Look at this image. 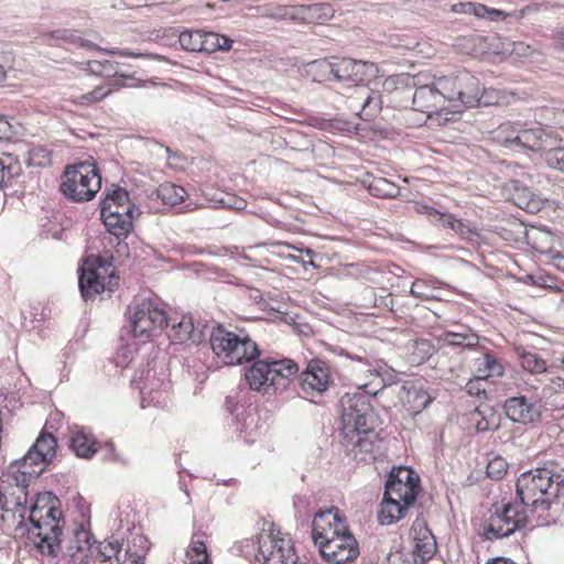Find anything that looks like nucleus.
Returning a JSON list of instances; mask_svg holds the SVG:
<instances>
[{
	"label": "nucleus",
	"instance_id": "47",
	"mask_svg": "<svg viewBox=\"0 0 564 564\" xmlns=\"http://www.w3.org/2000/svg\"><path fill=\"white\" fill-rule=\"evenodd\" d=\"M21 175V166L19 163L6 164L0 160V189L12 186L15 178Z\"/></svg>",
	"mask_w": 564,
	"mask_h": 564
},
{
	"label": "nucleus",
	"instance_id": "18",
	"mask_svg": "<svg viewBox=\"0 0 564 564\" xmlns=\"http://www.w3.org/2000/svg\"><path fill=\"white\" fill-rule=\"evenodd\" d=\"M239 338V334L229 330L221 324H217L212 328L209 335L210 348L225 366H234L232 355Z\"/></svg>",
	"mask_w": 564,
	"mask_h": 564
},
{
	"label": "nucleus",
	"instance_id": "32",
	"mask_svg": "<svg viewBox=\"0 0 564 564\" xmlns=\"http://www.w3.org/2000/svg\"><path fill=\"white\" fill-rule=\"evenodd\" d=\"M134 216L115 215L113 213L107 214L101 218L109 234L116 238H127L133 229L132 219Z\"/></svg>",
	"mask_w": 564,
	"mask_h": 564
},
{
	"label": "nucleus",
	"instance_id": "23",
	"mask_svg": "<svg viewBox=\"0 0 564 564\" xmlns=\"http://www.w3.org/2000/svg\"><path fill=\"white\" fill-rule=\"evenodd\" d=\"M270 391L276 392L278 390H285L290 382L297 380L300 366L293 359H273L271 358L270 365Z\"/></svg>",
	"mask_w": 564,
	"mask_h": 564
},
{
	"label": "nucleus",
	"instance_id": "13",
	"mask_svg": "<svg viewBox=\"0 0 564 564\" xmlns=\"http://www.w3.org/2000/svg\"><path fill=\"white\" fill-rule=\"evenodd\" d=\"M349 530L345 516L336 507L318 511L312 522V538L314 544L319 546L321 542L346 533Z\"/></svg>",
	"mask_w": 564,
	"mask_h": 564
},
{
	"label": "nucleus",
	"instance_id": "40",
	"mask_svg": "<svg viewBox=\"0 0 564 564\" xmlns=\"http://www.w3.org/2000/svg\"><path fill=\"white\" fill-rule=\"evenodd\" d=\"M437 94L441 97V102L444 106L445 101H458V90H456V75L452 77H440L433 82Z\"/></svg>",
	"mask_w": 564,
	"mask_h": 564
},
{
	"label": "nucleus",
	"instance_id": "34",
	"mask_svg": "<svg viewBox=\"0 0 564 564\" xmlns=\"http://www.w3.org/2000/svg\"><path fill=\"white\" fill-rule=\"evenodd\" d=\"M69 447L77 457L90 459L98 451V443L84 432H77L70 437Z\"/></svg>",
	"mask_w": 564,
	"mask_h": 564
},
{
	"label": "nucleus",
	"instance_id": "17",
	"mask_svg": "<svg viewBox=\"0 0 564 564\" xmlns=\"http://www.w3.org/2000/svg\"><path fill=\"white\" fill-rule=\"evenodd\" d=\"M421 78V75L413 77L415 91L412 96V109L426 113L431 118L433 113H440L443 110V105L433 83H423Z\"/></svg>",
	"mask_w": 564,
	"mask_h": 564
},
{
	"label": "nucleus",
	"instance_id": "19",
	"mask_svg": "<svg viewBox=\"0 0 564 564\" xmlns=\"http://www.w3.org/2000/svg\"><path fill=\"white\" fill-rule=\"evenodd\" d=\"M413 533L412 556L414 564L427 563L436 552V540L424 521L416 519L411 528Z\"/></svg>",
	"mask_w": 564,
	"mask_h": 564
},
{
	"label": "nucleus",
	"instance_id": "6",
	"mask_svg": "<svg viewBox=\"0 0 564 564\" xmlns=\"http://www.w3.org/2000/svg\"><path fill=\"white\" fill-rule=\"evenodd\" d=\"M529 521L527 509L514 499L513 502L494 505L489 518L484 522L482 538L485 540H497L508 538L524 529Z\"/></svg>",
	"mask_w": 564,
	"mask_h": 564
},
{
	"label": "nucleus",
	"instance_id": "2",
	"mask_svg": "<svg viewBox=\"0 0 564 564\" xmlns=\"http://www.w3.org/2000/svg\"><path fill=\"white\" fill-rule=\"evenodd\" d=\"M564 490V475L551 460L543 466L522 473L516 484V500L528 513L536 514L542 525L556 521L558 497Z\"/></svg>",
	"mask_w": 564,
	"mask_h": 564
},
{
	"label": "nucleus",
	"instance_id": "39",
	"mask_svg": "<svg viewBox=\"0 0 564 564\" xmlns=\"http://www.w3.org/2000/svg\"><path fill=\"white\" fill-rule=\"evenodd\" d=\"M51 39L54 41V44H58L59 42H66L79 47L89 48V50H98L101 51L99 46L94 44L93 42L85 40L72 30H56L50 33Z\"/></svg>",
	"mask_w": 564,
	"mask_h": 564
},
{
	"label": "nucleus",
	"instance_id": "56",
	"mask_svg": "<svg viewBox=\"0 0 564 564\" xmlns=\"http://www.w3.org/2000/svg\"><path fill=\"white\" fill-rule=\"evenodd\" d=\"M192 562H200L203 564H210L209 555L207 553V547L204 541L202 540H192L191 543Z\"/></svg>",
	"mask_w": 564,
	"mask_h": 564
},
{
	"label": "nucleus",
	"instance_id": "49",
	"mask_svg": "<svg viewBox=\"0 0 564 564\" xmlns=\"http://www.w3.org/2000/svg\"><path fill=\"white\" fill-rule=\"evenodd\" d=\"M521 129L520 123H503L499 127L498 135L505 145L516 150V137L520 135Z\"/></svg>",
	"mask_w": 564,
	"mask_h": 564
},
{
	"label": "nucleus",
	"instance_id": "31",
	"mask_svg": "<svg viewBox=\"0 0 564 564\" xmlns=\"http://www.w3.org/2000/svg\"><path fill=\"white\" fill-rule=\"evenodd\" d=\"M259 346L248 334L240 335L239 343L234 349V366L251 362L260 357Z\"/></svg>",
	"mask_w": 564,
	"mask_h": 564
},
{
	"label": "nucleus",
	"instance_id": "4",
	"mask_svg": "<svg viewBox=\"0 0 564 564\" xmlns=\"http://www.w3.org/2000/svg\"><path fill=\"white\" fill-rule=\"evenodd\" d=\"M61 500L52 491L37 492L30 508L29 539L42 555L56 558L61 552L64 514Z\"/></svg>",
	"mask_w": 564,
	"mask_h": 564
},
{
	"label": "nucleus",
	"instance_id": "28",
	"mask_svg": "<svg viewBox=\"0 0 564 564\" xmlns=\"http://www.w3.org/2000/svg\"><path fill=\"white\" fill-rule=\"evenodd\" d=\"M164 373H159L155 369V362L151 365L148 362L147 368L140 369L137 371L135 376L132 379V383L140 390V393L144 397L145 394L151 395L152 393H158L160 388L164 383Z\"/></svg>",
	"mask_w": 564,
	"mask_h": 564
},
{
	"label": "nucleus",
	"instance_id": "44",
	"mask_svg": "<svg viewBox=\"0 0 564 564\" xmlns=\"http://www.w3.org/2000/svg\"><path fill=\"white\" fill-rule=\"evenodd\" d=\"M521 367L531 373H543L546 371V364L538 354L522 349L519 352Z\"/></svg>",
	"mask_w": 564,
	"mask_h": 564
},
{
	"label": "nucleus",
	"instance_id": "26",
	"mask_svg": "<svg viewBox=\"0 0 564 564\" xmlns=\"http://www.w3.org/2000/svg\"><path fill=\"white\" fill-rule=\"evenodd\" d=\"M252 364L245 370V379L251 390L270 393V365L271 358L260 359L259 357L251 361Z\"/></svg>",
	"mask_w": 564,
	"mask_h": 564
},
{
	"label": "nucleus",
	"instance_id": "33",
	"mask_svg": "<svg viewBox=\"0 0 564 564\" xmlns=\"http://www.w3.org/2000/svg\"><path fill=\"white\" fill-rule=\"evenodd\" d=\"M436 351L430 339L420 338L408 344V358L413 365H421L429 360Z\"/></svg>",
	"mask_w": 564,
	"mask_h": 564
},
{
	"label": "nucleus",
	"instance_id": "62",
	"mask_svg": "<svg viewBox=\"0 0 564 564\" xmlns=\"http://www.w3.org/2000/svg\"><path fill=\"white\" fill-rule=\"evenodd\" d=\"M540 252L542 253H546L550 259L553 261V263L555 264V267L558 269V270H562L564 271V254H562L561 252L558 251H554L552 250L551 248L547 249V250H540Z\"/></svg>",
	"mask_w": 564,
	"mask_h": 564
},
{
	"label": "nucleus",
	"instance_id": "52",
	"mask_svg": "<svg viewBox=\"0 0 564 564\" xmlns=\"http://www.w3.org/2000/svg\"><path fill=\"white\" fill-rule=\"evenodd\" d=\"M544 160L550 167L564 173V147L547 148Z\"/></svg>",
	"mask_w": 564,
	"mask_h": 564
},
{
	"label": "nucleus",
	"instance_id": "38",
	"mask_svg": "<svg viewBox=\"0 0 564 564\" xmlns=\"http://www.w3.org/2000/svg\"><path fill=\"white\" fill-rule=\"evenodd\" d=\"M370 195L379 198H395L400 187L384 177H373L367 185Z\"/></svg>",
	"mask_w": 564,
	"mask_h": 564
},
{
	"label": "nucleus",
	"instance_id": "3",
	"mask_svg": "<svg viewBox=\"0 0 564 564\" xmlns=\"http://www.w3.org/2000/svg\"><path fill=\"white\" fill-rule=\"evenodd\" d=\"M379 67L376 63L335 57L334 79L349 84V108H359L358 116L365 121L375 119L382 109V95L370 89L368 84L378 77Z\"/></svg>",
	"mask_w": 564,
	"mask_h": 564
},
{
	"label": "nucleus",
	"instance_id": "10",
	"mask_svg": "<svg viewBox=\"0 0 564 564\" xmlns=\"http://www.w3.org/2000/svg\"><path fill=\"white\" fill-rule=\"evenodd\" d=\"M297 382L302 391L307 395H321L333 382L327 361L313 358L299 371Z\"/></svg>",
	"mask_w": 564,
	"mask_h": 564
},
{
	"label": "nucleus",
	"instance_id": "50",
	"mask_svg": "<svg viewBox=\"0 0 564 564\" xmlns=\"http://www.w3.org/2000/svg\"><path fill=\"white\" fill-rule=\"evenodd\" d=\"M115 84H104L95 87L91 91L79 97L82 105H91L106 98L111 91Z\"/></svg>",
	"mask_w": 564,
	"mask_h": 564
},
{
	"label": "nucleus",
	"instance_id": "37",
	"mask_svg": "<svg viewBox=\"0 0 564 564\" xmlns=\"http://www.w3.org/2000/svg\"><path fill=\"white\" fill-rule=\"evenodd\" d=\"M155 195L164 205L174 207L184 202L187 193L182 186L173 183H163L156 188Z\"/></svg>",
	"mask_w": 564,
	"mask_h": 564
},
{
	"label": "nucleus",
	"instance_id": "51",
	"mask_svg": "<svg viewBox=\"0 0 564 564\" xmlns=\"http://www.w3.org/2000/svg\"><path fill=\"white\" fill-rule=\"evenodd\" d=\"M28 165L45 167L52 162L51 153L43 147H34L29 151Z\"/></svg>",
	"mask_w": 564,
	"mask_h": 564
},
{
	"label": "nucleus",
	"instance_id": "43",
	"mask_svg": "<svg viewBox=\"0 0 564 564\" xmlns=\"http://www.w3.org/2000/svg\"><path fill=\"white\" fill-rule=\"evenodd\" d=\"M311 72L315 75V80L326 82L334 78L335 57L316 59L310 63Z\"/></svg>",
	"mask_w": 564,
	"mask_h": 564
},
{
	"label": "nucleus",
	"instance_id": "30",
	"mask_svg": "<svg viewBox=\"0 0 564 564\" xmlns=\"http://www.w3.org/2000/svg\"><path fill=\"white\" fill-rule=\"evenodd\" d=\"M297 11L300 20L306 23H324L329 21L335 14L333 6L326 2L300 4L297 6Z\"/></svg>",
	"mask_w": 564,
	"mask_h": 564
},
{
	"label": "nucleus",
	"instance_id": "63",
	"mask_svg": "<svg viewBox=\"0 0 564 564\" xmlns=\"http://www.w3.org/2000/svg\"><path fill=\"white\" fill-rule=\"evenodd\" d=\"M293 506L297 510L299 514L302 516L306 512L310 506V499L306 496H294Z\"/></svg>",
	"mask_w": 564,
	"mask_h": 564
},
{
	"label": "nucleus",
	"instance_id": "42",
	"mask_svg": "<svg viewBox=\"0 0 564 564\" xmlns=\"http://www.w3.org/2000/svg\"><path fill=\"white\" fill-rule=\"evenodd\" d=\"M177 35L181 47L188 52H200L202 30H185L183 32L173 31Z\"/></svg>",
	"mask_w": 564,
	"mask_h": 564
},
{
	"label": "nucleus",
	"instance_id": "16",
	"mask_svg": "<svg viewBox=\"0 0 564 564\" xmlns=\"http://www.w3.org/2000/svg\"><path fill=\"white\" fill-rule=\"evenodd\" d=\"M225 408L235 416L237 429L240 431L245 441L248 443L254 442V437L258 435L259 431V415L257 409L251 405L245 408L231 395L226 398Z\"/></svg>",
	"mask_w": 564,
	"mask_h": 564
},
{
	"label": "nucleus",
	"instance_id": "60",
	"mask_svg": "<svg viewBox=\"0 0 564 564\" xmlns=\"http://www.w3.org/2000/svg\"><path fill=\"white\" fill-rule=\"evenodd\" d=\"M427 286L423 280L416 279L411 286L410 294L420 300L430 299V294L426 291Z\"/></svg>",
	"mask_w": 564,
	"mask_h": 564
},
{
	"label": "nucleus",
	"instance_id": "36",
	"mask_svg": "<svg viewBox=\"0 0 564 564\" xmlns=\"http://www.w3.org/2000/svg\"><path fill=\"white\" fill-rule=\"evenodd\" d=\"M232 45V40L220 35L215 32H207L202 30V53L212 54L217 51H229Z\"/></svg>",
	"mask_w": 564,
	"mask_h": 564
},
{
	"label": "nucleus",
	"instance_id": "12",
	"mask_svg": "<svg viewBox=\"0 0 564 564\" xmlns=\"http://www.w3.org/2000/svg\"><path fill=\"white\" fill-rule=\"evenodd\" d=\"M322 557L333 564H349L359 555V545L350 530L332 540L321 542L318 546Z\"/></svg>",
	"mask_w": 564,
	"mask_h": 564
},
{
	"label": "nucleus",
	"instance_id": "24",
	"mask_svg": "<svg viewBox=\"0 0 564 564\" xmlns=\"http://www.w3.org/2000/svg\"><path fill=\"white\" fill-rule=\"evenodd\" d=\"M553 143L551 135L540 126L522 128L516 137V150L540 152L547 150Z\"/></svg>",
	"mask_w": 564,
	"mask_h": 564
},
{
	"label": "nucleus",
	"instance_id": "22",
	"mask_svg": "<svg viewBox=\"0 0 564 564\" xmlns=\"http://www.w3.org/2000/svg\"><path fill=\"white\" fill-rule=\"evenodd\" d=\"M164 327L169 328L166 334L173 344H183L187 340L199 343L202 339V332L195 329L191 315H167V324H164Z\"/></svg>",
	"mask_w": 564,
	"mask_h": 564
},
{
	"label": "nucleus",
	"instance_id": "20",
	"mask_svg": "<svg viewBox=\"0 0 564 564\" xmlns=\"http://www.w3.org/2000/svg\"><path fill=\"white\" fill-rule=\"evenodd\" d=\"M424 214L429 217L430 221L434 225L441 226L443 228H449L458 234L463 239L468 241H478L480 238V234L477 231V228L471 227L469 224L463 221V219L457 218L455 215L449 213H441L434 207L423 206Z\"/></svg>",
	"mask_w": 564,
	"mask_h": 564
},
{
	"label": "nucleus",
	"instance_id": "59",
	"mask_svg": "<svg viewBox=\"0 0 564 564\" xmlns=\"http://www.w3.org/2000/svg\"><path fill=\"white\" fill-rule=\"evenodd\" d=\"M272 17L278 19L300 20L297 6L279 7L276 8V12L273 13Z\"/></svg>",
	"mask_w": 564,
	"mask_h": 564
},
{
	"label": "nucleus",
	"instance_id": "46",
	"mask_svg": "<svg viewBox=\"0 0 564 564\" xmlns=\"http://www.w3.org/2000/svg\"><path fill=\"white\" fill-rule=\"evenodd\" d=\"M479 377H484V380L488 377H500L503 375V367L498 359L491 355L486 354L484 359L478 362Z\"/></svg>",
	"mask_w": 564,
	"mask_h": 564
},
{
	"label": "nucleus",
	"instance_id": "27",
	"mask_svg": "<svg viewBox=\"0 0 564 564\" xmlns=\"http://www.w3.org/2000/svg\"><path fill=\"white\" fill-rule=\"evenodd\" d=\"M271 547L269 554H267L262 547L259 549V554L262 555V564H296L297 555L295 554L294 546L290 540L284 539L271 540Z\"/></svg>",
	"mask_w": 564,
	"mask_h": 564
},
{
	"label": "nucleus",
	"instance_id": "35",
	"mask_svg": "<svg viewBox=\"0 0 564 564\" xmlns=\"http://www.w3.org/2000/svg\"><path fill=\"white\" fill-rule=\"evenodd\" d=\"M121 550L122 544L118 540H105L95 547V558L98 564L117 563Z\"/></svg>",
	"mask_w": 564,
	"mask_h": 564
},
{
	"label": "nucleus",
	"instance_id": "64",
	"mask_svg": "<svg viewBox=\"0 0 564 564\" xmlns=\"http://www.w3.org/2000/svg\"><path fill=\"white\" fill-rule=\"evenodd\" d=\"M384 564H411L409 561L404 560V555L399 550L394 552H389L386 557Z\"/></svg>",
	"mask_w": 564,
	"mask_h": 564
},
{
	"label": "nucleus",
	"instance_id": "58",
	"mask_svg": "<svg viewBox=\"0 0 564 564\" xmlns=\"http://www.w3.org/2000/svg\"><path fill=\"white\" fill-rule=\"evenodd\" d=\"M484 377L476 376L465 386V390L469 395L479 397L480 394L486 392L485 387L482 386Z\"/></svg>",
	"mask_w": 564,
	"mask_h": 564
},
{
	"label": "nucleus",
	"instance_id": "25",
	"mask_svg": "<svg viewBox=\"0 0 564 564\" xmlns=\"http://www.w3.org/2000/svg\"><path fill=\"white\" fill-rule=\"evenodd\" d=\"M508 189L514 205L530 214H535L543 207L542 198L519 180L510 181Z\"/></svg>",
	"mask_w": 564,
	"mask_h": 564
},
{
	"label": "nucleus",
	"instance_id": "8",
	"mask_svg": "<svg viewBox=\"0 0 564 564\" xmlns=\"http://www.w3.org/2000/svg\"><path fill=\"white\" fill-rule=\"evenodd\" d=\"M129 322L133 337L145 343L164 328L167 314L154 301L147 299L129 307Z\"/></svg>",
	"mask_w": 564,
	"mask_h": 564
},
{
	"label": "nucleus",
	"instance_id": "55",
	"mask_svg": "<svg viewBox=\"0 0 564 564\" xmlns=\"http://www.w3.org/2000/svg\"><path fill=\"white\" fill-rule=\"evenodd\" d=\"M524 282L530 285L549 289V290H555L557 292L561 291L560 288L553 284L554 278L549 274H540V275H533V274H527L524 278Z\"/></svg>",
	"mask_w": 564,
	"mask_h": 564
},
{
	"label": "nucleus",
	"instance_id": "41",
	"mask_svg": "<svg viewBox=\"0 0 564 564\" xmlns=\"http://www.w3.org/2000/svg\"><path fill=\"white\" fill-rule=\"evenodd\" d=\"M432 401L433 397L422 387L417 388L413 386L406 392V402L415 413L426 409Z\"/></svg>",
	"mask_w": 564,
	"mask_h": 564
},
{
	"label": "nucleus",
	"instance_id": "45",
	"mask_svg": "<svg viewBox=\"0 0 564 564\" xmlns=\"http://www.w3.org/2000/svg\"><path fill=\"white\" fill-rule=\"evenodd\" d=\"M387 480H393L395 484H404L420 488V478L412 468L404 466H394L389 473Z\"/></svg>",
	"mask_w": 564,
	"mask_h": 564
},
{
	"label": "nucleus",
	"instance_id": "21",
	"mask_svg": "<svg viewBox=\"0 0 564 564\" xmlns=\"http://www.w3.org/2000/svg\"><path fill=\"white\" fill-rule=\"evenodd\" d=\"M502 408L507 417L516 423H533L541 417L540 406L524 395L508 398Z\"/></svg>",
	"mask_w": 564,
	"mask_h": 564
},
{
	"label": "nucleus",
	"instance_id": "1",
	"mask_svg": "<svg viewBox=\"0 0 564 564\" xmlns=\"http://www.w3.org/2000/svg\"><path fill=\"white\" fill-rule=\"evenodd\" d=\"M340 356L357 361L365 367V372L372 379L359 386L355 392H346L339 401L341 410V440L345 454L357 463L375 460L377 434L375 432L377 414L371 404L386 387L398 381V372L383 359H378L362 351H349L341 348Z\"/></svg>",
	"mask_w": 564,
	"mask_h": 564
},
{
	"label": "nucleus",
	"instance_id": "7",
	"mask_svg": "<svg viewBox=\"0 0 564 564\" xmlns=\"http://www.w3.org/2000/svg\"><path fill=\"white\" fill-rule=\"evenodd\" d=\"M419 490L420 488L415 486L386 480L381 509L378 514L379 522L382 525H389L401 520L409 507L416 500Z\"/></svg>",
	"mask_w": 564,
	"mask_h": 564
},
{
	"label": "nucleus",
	"instance_id": "48",
	"mask_svg": "<svg viewBox=\"0 0 564 564\" xmlns=\"http://www.w3.org/2000/svg\"><path fill=\"white\" fill-rule=\"evenodd\" d=\"M110 199H102L100 202V217L105 218L107 214L113 213L115 215H126V216H134L140 215V209L138 206H124V205H116L115 203H109Z\"/></svg>",
	"mask_w": 564,
	"mask_h": 564
},
{
	"label": "nucleus",
	"instance_id": "15",
	"mask_svg": "<svg viewBox=\"0 0 564 564\" xmlns=\"http://www.w3.org/2000/svg\"><path fill=\"white\" fill-rule=\"evenodd\" d=\"M456 90H458L459 104L466 108L489 106L497 102L492 98V91H481L480 83L471 73L464 70L456 75Z\"/></svg>",
	"mask_w": 564,
	"mask_h": 564
},
{
	"label": "nucleus",
	"instance_id": "9",
	"mask_svg": "<svg viewBox=\"0 0 564 564\" xmlns=\"http://www.w3.org/2000/svg\"><path fill=\"white\" fill-rule=\"evenodd\" d=\"M42 474V469H31L30 471L19 468L11 463L7 480L1 479V503L4 511H14L25 509L28 503V487L33 479Z\"/></svg>",
	"mask_w": 564,
	"mask_h": 564
},
{
	"label": "nucleus",
	"instance_id": "29",
	"mask_svg": "<svg viewBox=\"0 0 564 564\" xmlns=\"http://www.w3.org/2000/svg\"><path fill=\"white\" fill-rule=\"evenodd\" d=\"M440 347L449 346L462 349H474L479 345V336L469 328L464 332H444L437 337Z\"/></svg>",
	"mask_w": 564,
	"mask_h": 564
},
{
	"label": "nucleus",
	"instance_id": "61",
	"mask_svg": "<svg viewBox=\"0 0 564 564\" xmlns=\"http://www.w3.org/2000/svg\"><path fill=\"white\" fill-rule=\"evenodd\" d=\"M478 3L477 2H459V3H456L452 7V10L455 12V13H459V14H473L476 17V13H477V7Z\"/></svg>",
	"mask_w": 564,
	"mask_h": 564
},
{
	"label": "nucleus",
	"instance_id": "14",
	"mask_svg": "<svg viewBox=\"0 0 564 564\" xmlns=\"http://www.w3.org/2000/svg\"><path fill=\"white\" fill-rule=\"evenodd\" d=\"M119 285V276L112 269L108 276L96 269H79L78 286L85 302L93 301L105 291L112 292Z\"/></svg>",
	"mask_w": 564,
	"mask_h": 564
},
{
	"label": "nucleus",
	"instance_id": "54",
	"mask_svg": "<svg viewBox=\"0 0 564 564\" xmlns=\"http://www.w3.org/2000/svg\"><path fill=\"white\" fill-rule=\"evenodd\" d=\"M102 199H111L109 203L124 206H135L130 202V196L127 189L112 185L111 189L107 191L106 196Z\"/></svg>",
	"mask_w": 564,
	"mask_h": 564
},
{
	"label": "nucleus",
	"instance_id": "5",
	"mask_svg": "<svg viewBox=\"0 0 564 564\" xmlns=\"http://www.w3.org/2000/svg\"><path fill=\"white\" fill-rule=\"evenodd\" d=\"M100 187L98 169L88 161L67 166L59 186L65 197L77 203L91 200Z\"/></svg>",
	"mask_w": 564,
	"mask_h": 564
},
{
	"label": "nucleus",
	"instance_id": "57",
	"mask_svg": "<svg viewBox=\"0 0 564 564\" xmlns=\"http://www.w3.org/2000/svg\"><path fill=\"white\" fill-rule=\"evenodd\" d=\"M476 8H477L476 17L485 18L489 21L505 20L509 15V13H507L502 10L491 9L481 3H478V6Z\"/></svg>",
	"mask_w": 564,
	"mask_h": 564
},
{
	"label": "nucleus",
	"instance_id": "53",
	"mask_svg": "<svg viewBox=\"0 0 564 564\" xmlns=\"http://www.w3.org/2000/svg\"><path fill=\"white\" fill-rule=\"evenodd\" d=\"M507 462L502 457L496 456L488 462L486 474L489 478L499 480L507 474Z\"/></svg>",
	"mask_w": 564,
	"mask_h": 564
},
{
	"label": "nucleus",
	"instance_id": "11",
	"mask_svg": "<svg viewBox=\"0 0 564 564\" xmlns=\"http://www.w3.org/2000/svg\"><path fill=\"white\" fill-rule=\"evenodd\" d=\"M57 440L53 434L41 432L35 443L29 448L26 454L13 462L19 468H23L28 471L31 469H42L52 462L56 454Z\"/></svg>",
	"mask_w": 564,
	"mask_h": 564
}]
</instances>
